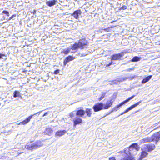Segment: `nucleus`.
<instances>
[{
    "label": "nucleus",
    "instance_id": "obj_8",
    "mask_svg": "<svg viewBox=\"0 0 160 160\" xmlns=\"http://www.w3.org/2000/svg\"><path fill=\"white\" fill-rule=\"evenodd\" d=\"M36 114H34L28 116L27 118H26L25 120L23 121L20 122L18 125H25L28 123L31 120V119L32 118L33 116L35 115Z\"/></svg>",
    "mask_w": 160,
    "mask_h": 160
},
{
    "label": "nucleus",
    "instance_id": "obj_32",
    "mask_svg": "<svg viewBox=\"0 0 160 160\" xmlns=\"http://www.w3.org/2000/svg\"><path fill=\"white\" fill-rule=\"evenodd\" d=\"M127 6L125 5L121 7H120L119 10H121V9L125 10L127 9Z\"/></svg>",
    "mask_w": 160,
    "mask_h": 160
},
{
    "label": "nucleus",
    "instance_id": "obj_27",
    "mask_svg": "<svg viewBox=\"0 0 160 160\" xmlns=\"http://www.w3.org/2000/svg\"><path fill=\"white\" fill-rule=\"evenodd\" d=\"M105 95H106L105 93H102L101 96L99 98L98 100L100 101H101V100H102V99H103L105 97Z\"/></svg>",
    "mask_w": 160,
    "mask_h": 160
},
{
    "label": "nucleus",
    "instance_id": "obj_19",
    "mask_svg": "<svg viewBox=\"0 0 160 160\" xmlns=\"http://www.w3.org/2000/svg\"><path fill=\"white\" fill-rule=\"evenodd\" d=\"M148 155V153L145 151H142L141 152L140 156L139 158L140 160L146 157Z\"/></svg>",
    "mask_w": 160,
    "mask_h": 160
},
{
    "label": "nucleus",
    "instance_id": "obj_28",
    "mask_svg": "<svg viewBox=\"0 0 160 160\" xmlns=\"http://www.w3.org/2000/svg\"><path fill=\"white\" fill-rule=\"evenodd\" d=\"M2 12L3 14H4L6 16L8 17L9 16V13H11L10 12H9L7 11H3Z\"/></svg>",
    "mask_w": 160,
    "mask_h": 160
},
{
    "label": "nucleus",
    "instance_id": "obj_20",
    "mask_svg": "<svg viewBox=\"0 0 160 160\" xmlns=\"http://www.w3.org/2000/svg\"><path fill=\"white\" fill-rule=\"evenodd\" d=\"M152 76V75L148 76L144 78L142 81V83H145L149 81L151 79Z\"/></svg>",
    "mask_w": 160,
    "mask_h": 160
},
{
    "label": "nucleus",
    "instance_id": "obj_14",
    "mask_svg": "<svg viewBox=\"0 0 160 160\" xmlns=\"http://www.w3.org/2000/svg\"><path fill=\"white\" fill-rule=\"evenodd\" d=\"M66 132V131L65 130L58 131L56 132L55 135L56 136H61L64 135Z\"/></svg>",
    "mask_w": 160,
    "mask_h": 160
},
{
    "label": "nucleus",
    "instance_id": "obj_9",
    "mask_svg": "<svg viewBox=\"0 0 160 160\" xmlns=\"http://www.w3.org/2000/svg\"><path fill=\"white\" fill-rule=\"evenodd\" d=\"M32 141H31L30 142L27 143L25 145V147L27 149L29 150L32 151L34 149H36L34 143H32Z\"/></svg>",
    "mask_w": 160,
    "mask_h": 160
},
{
    "label": "nucleus",
    "instance_id": "obj_44",
    "mask_svg": "<svg viewBox=\"0 0 160 160\" xmlns=\"http://www.w3.org/2000/svg\"><path fill=\"white\" fill-rule=\"evenodd\" d=\"M159 45H160V44H159Z\"/></svg>",
    "mask_w": 160,
    "mask_h": 160
},
{
    "label": "nucleus",
    "instance_id": "obj_30",
    "mask_svg": "<svg viewBox=\"0 0 160 160\" xmlns=\"http://www.w3.org/2000/svg\"><path fill=\"white\" fill-rule=\"evenodd\" d=\"M69 116L71 118H73L74 117V114L73 112H71L69 114Z\"/></svg>",
    "mask_w": 160,
    "mask_h": 160
},
{
    "label": "nucleus",
    "instance_id": "obj_43",
    "mask_svg": "<svg viewBox=\"0 0 160 160\" xmlns=\"http://www.w3.org/2000/svg\"><path fill=\"white\" fill-rule=\"evenodd\" d=\"M33 14H34L35 13V11H34V12H33Z\"/></svg>",
    "mask_w": 160,
    "mask_h": 160
},
{
    "label": "nucleus",
    "instance_id": "obj_15",
    "mask_svg": "<svg viewBox=\"0 0 160 160\" xmlns=\"http://www.w3.org/2000/svg\"><path fill=\"white\" fill-rule=\"evenodd\" d=\"M53 130L51 128H46L44 131V133L47 135L50 136L52 133Z\"/></svg>",
    "mask_w": 160,
    "mask_h": 160
},
{
    "label": "nucleus",
    "instance_id": "obj_13",
    "mask_svg": "<svg viewBox=\"0 0 160 160\" xmlns=\"http://www.w3.org/2000/svg\"><path fill=\"white\" fill-rule=\"evenodd\" d=\"M152 136L151 137H148L142 139L141 140V142L142 143H145L147 142H152Z\"/></svg>",
    "mask_w": 160,
    "mask_h": 160
},
{
    "label": "nucleus",
    "instance_id": "obj_38",
    "mask_svg": "<svg viewBox=\"0 0 160 160\" xmlns=\"http://www.w3.org/2000/svg\"><path fill=\"white\" fill-rule=\"evenodd\" d=\"M112 61H111L108 64H107L106 65V66L108 67V66H110L112 64Z\"/></svg>",
    "mask_w": 160,
    "mask_h": 160
},
{
    "label": "nucleus",
    "instance_id": "obj_21",
    "mask_svg": "<svg viewBox=\"0 0 160 160\" xmlns=\"http://www.w3.org/2000/svg\"><path fill=\"white\" fill-rule=\"evenodd\" d=\"M78 48H80V46H79L78 43H76L73 44L71 48V49L72 50H75Z\"/></svg>",
    "mask_w": 160,
    "mask_h": 160
},
{
    "label": "nucleus",
    "instance_id": "obj_33",
    "mask_svg": "<svg viewBox=\"0 0 160 160\" xmlns=\"http://www.w3.org/2000/svg\"><path fill=\"white\" fill-rule=\"evenodd\" d=\"M59 69H57L55 70L53 73L55 74H58L59 73Z\"/></svg>",
    "mask_w": 160,
    "mask_h": 160
},
{
    "label": "nucleus",
    "instance_id": "obj_35",
    "mask_svg": "<svg viewBox=\"0 0 160 160\" xmlns=\"http://www.w3.org/2000/svg\"><path fill=\"white\" fill-rule=\"evenodd\" d=\"M129 111V109H128V108L126 109L124 112H122V113L121 114H124V113L127 112Z\"/></svg>",
    "mask_w": 160,
    "mask_h": 160
},
{
    "label": "nucleus",
    "instance_id": "obj_10",
    "mask_svg": "<svg viewBox=\"0 0 160 160\" xmlns=\"http://www.w3.org/2000/svg\"><path fill=\"white\" fill-rule=\"evenodd\" d=\"M85 112L82 108L81 107L80 109H78L76 112V115L79 117H83L85 114Z\"/></svg>",
    "mask_w": 160,
    "mask_h": 160
},
{
    "label": "nucleus",
    "instance_id": "obj_3",
    "mask_svg": "<svg viewBox=\"0 0 160 160\" xmlns=\"http://www.w3.org/2000/svg\"><path fill=\"white\" fill-rule=\"evenodd\" d=\"M80 49H82L87 47L88 45V42L85 38H82L79 39L78 42Z\"/></svg>",
    "mask_w": 160,
    "mask_h": 160
},
{
    "label": "nucleus",
    "instance_id": "obj_26",
    "mask_svg": "<svg viewBox=\"0 0 160 160\" xmlns=\"http://www.w3.org/2000/svg\"><path fill=\"white\" fill-rule=\"evenodd\" d=\"M116 26H112L110 27H108L107 28H104L103 29V30L107 32H110L111 31L110 28H113L115 27Z\"/></svg>",
    "mask_w": 160,
    "mask_h": 160
},
{
    "label": "nucleus",
    "instance_id": "obj_34",
    "mask_svg": "<svg viewBox=\"0 0 160 160\" xmlns=\"http://www.w3.org/2000/svg\"><path fill=\"white\" fill-rule=\"evenodd\" d=\"M109 160H116L115 157L113 156L110 157Z\"/></svg>",
    "mask_w": 160,
    "mask_h": 160
},
{
    "label": "nucleus",
    "instance_id": "obj_2",
    "mask_svg": "<svg viewBox=\"0 0 160 160\" xmlns=\"http://www.w3.org/2000/svg\"><path fill=\"white\" fill-rule=\"evenodd\" d=\"M114 100L111 99L107 101L105 104L102 102L95 103L93 106L92 108L95 112H98L103 109H107L111 107L112 105Z\"/></svg>",
    "mask_w": 160,
    "mask_h": 160
},
{
    "label": "nucleus",
    "instance_id": "obj_1",
    "mask_svg": "<svg viewBox=\"0 0 160 160\" xmlns=\"http://www.w3.org/2000/svg\"><path fill=\"white\" fill-rule=\"evenodd\" d=\"M139 149V147L137 143H132L128 147L124 148L123 152L125 155L120 160H134V158L131 155V154L134 149L136 151H138Z\"/></svg>",
    "mask_w": 160,
    "mask_h": 160
},
{
    "label": "nucleus",
    "instance_id": "obj_11",
    "mask_svg": "<svg viewBox=\"0 0 160 160\" xmlns=\"http://www.w3.org/2000/svg\"><path fill=\"white\" fill-rule=\"evenodd\" d=\"M76 58L75 57H73L71 55H69L66 57L64 60L63 64L65 65L68 62L70 61L73 60Z\"/></svg>",
    "mask_w": 160,
    "mask_h": 160
},
{
    "label": "nucleus",
    "instance_id": "obj_7",
    "mask_svg": "<svg viewBox=\"0 0 160 160\" xmlns=\"http://www.w3.org/2000/svg\"><path fill=\"white\" fill-rule=\"evenodd\" d=\"M145 149L148 152H151L155 148V146L154 144L149 143L145 145Z\"/></svg>",
    "mask_w": 160,
    "mask_h": 160
},
{
    "label": "nucleus",
    "instance_id": "obj_24",
    "mask_svg": "<svg viewBox=\"0 0 160 160\" xmlns=\"http://www.w3.org/2000/svg\"><path fill=\"white\" fill-rule=\"evenodd\" d=\"M140 59V58L138 56H135L131 60V61L132 62H137L139 61Z\"/></svg>",
    "mask_w": 160,
    "mask_h": 160
},
{
    "label": "nucleus",
    "instance_id": "obj_4",
    "mask_svg": "<svg viewBox=\"0 0 160 160\" xmlns=\"http://www.w3.org/2000/svg\"><path fill=\"white\" fill-rule=\"evenodd\" d=\"M124 55L123 52H121L118 54H113L111 57V60H122V57H123Z\"/></svg>",
    "mask_w": 160,
    "mask_h": 160
},
{
    "label": "nucleus",
    "instance_id": "obj_23",
    "mask_svg": "<svg viewBox=\"0 0 160 160\" xmlns=\"http://www.w3.org/2000/svg\"><path fill=\"white\" fill-rule=\"evenodd\" d=\"M141 101H140L132 105L129 108H128V109H129V110H131L133 108L136 107L140 103H141Z\"/></svg>",
    "mask_w": 160,
    "mask_h": 160
},
{
    "label": "nucleus",
    "instance_id": "obj_37",
    "mask_svg": "<svg viewBox=\"0 0 160 160\" xmlns=\"http://www.w3.org/2000/svg\"><path fill=\"white\" fill-rule=\"evenodd\" d=\"M135 96V95H133L132 96H131V97L128 98V100L129 101V100H130V99H132Z\"/></svg>",
    "mask_w": 160,
    "mask_h": 160
},
{
    "label": "nucleus",
    "instance_id": "obj_31",
    "mask_svg": "<svg viewBox=\"0 0 160 160\" xmlns=\"http://www.w3.org/2000/svg\"><path fill=\"white\" fill-rule=\"evenodd\" d=\"M16 14H14L12 15L11 17H10L8 19V20H10L11 19L13 18L14 17H15L16 16Z\"/></svg>",
    "mask_w": 160,
    "mask_h": 160
},
{
    "label": "nucleus",
    "instance_id": "obj_29",
    "mask_svg": "<svg viewBox=\"0 0 160 160\" xmlns=\"http://www.w3.org/2000/svg\"><path fill=\"white\" fill-rule=\"evenodd\" d=\"M122 105V104H121V103H120L119 104L117 105L114 108V109L116 111H117L118 110V108H119Z\"/></svg>",
    "mask_w": 160,
    "mask_h": 160
},
{
    "label": "nucleus",
    "instance_id": "obj_40",
    "mask_svg": "<svg viewBox=\"0 0 160 160\" xmlns=\"http://www.w3.org/2000/svg\"><path fill=\"white\" fill-rule=\"evenodd\" d=\"M6 56V55L5 54H1L0 53V59L2 58V56Z\"/></svg>",
    "mask_w": 160,
    "mask_h": 160
},
{
    "label": "nucleus",
    "instance_id": "obj_18",
    "mask_svg": "<svg viewBox=\"0 0 160 160\" xmlns=\"http://www.w3.org/2000/svg\"><path fill=\"white\" fill-rule=\"evenodd\" d=\"M43 141L38 140L35 143H34L35 146L36 148V149L39 148L43 145L42 143Z\"/></svg>",
    "mask_w": 160,
    "mask_h": 160
},
{
    "label": "nucleus",
    "instance_id": "obj_12",
    "mask_svg": "<svg viewBox=\"0 0 160 160\" xmlns=\"http://www.w3.org/2000/svg\"><path fill=\"white\" fill-rule=\"evenodd\" d=\"M58 2L57 0H52L46 2V4L49 7H51L56 4Z\"/></svg>",
    "mask_w": 160,
    "mask_h": 160
},
{
    "label": "nucleus",
    "instance_id": "obj_39",
    "mask_svg": "<svg viewBox=\"0 0 160 160\" xmlns=\"http://www.w3.org/2000/svg\"><path fill=\"white\" fill-rule=\"evenodd\" d=\"M49 112V111L46 112L42 116L44 117V116H46V115H48V114Z\"/></svg>",
    "mask_w": 160,
    "mask_h": 160
},
{
    "label": "nucleus",
    "instance_id": "obj_17",
    "mask_svg": "<svg viewBox=\"0 0 160 160\" xmlns=\"http://www.w3.org/2000/svg\"><path fill=\"white\" fill-rule=\"evenodd\" d=\"M85 112L87 116L88 117H91L92 114V109L90 108H86Z\"/></svg>",
    "mask_w": 160,
    "mask_h": 160
},
{
    "label": "nucleus",
    "instance_id": "obj_36",
    "mask_svg": "<svg viewBox=\"0 0 160 160\" xmlns=\"http://www.w3.org/2000/svg\"><path fill=\"white\" fill-rule=\"evenodd\" d=\"M129 101V100H128V99H126V100H124V101L122 102H121V104H122V105L123 104H124L125 103L127 102H128Z\"/></svg>",
    "mask_w": 160,
    "mask_h": 160
},
{
    "label": "nucleus",
    "instance_id": "obj_42",
    "mask_svg": "<svg viewBox=\"0 0 160 160\" xmlns=\"http://www.w3.org/2000/svg\"><path fill=\"white\" fill-rule=\"evenodd\" d=\"M118 153H123V151H121L119 152Z\"/></svg>",
    "mask_w": 160,
    "mask_h": 160
},
{
    "label": "nucleus",
    "instance_id": "obj_16",
    "mask_svg": "<svg viewBox=\"0 0 160 160\" xmlns=\"http://www.w3.org/2000/svg\"><path fill=\"white\" fill-rule=\"evenodd\" d=\"M81 11H75L72 14V16H73L75 19H78V16L81 14Z\"/></svg>",
    "mask_w": 160,
    "mask_h": 160
},
{
    "label": "nucleus",
    "instance_id": "obj_6",
    "mask_svg": "<svg viewBox=\"0 0 160 160\" xmlns=\"http://www.w3.org/2000/svg\"><path fill=\"white\" fill-rule=\"evenodd\" d=\"M73 125L74 127L77 125L80 124L82 123L83 120L80 117H76L73 120Z\"/></svg>",
    "mask_w": 160,
    "mask_h": 160
},
{
    "label": "nucleus",
    "instance_id": "obj_22",
    "mask_svg": "<svg viewBox=\"0 0 160 160\" xmlns=\"http://www.w3.org/2000/svg\"><path fill=\"white\" fill-rule=\"evenodd\" d=\"M70 51L69 48H68L67 49H64L61 52V54H64L65 55L68 54L70 52Z\"/></svg>",
    "mask_w": 160,
    "mask_h": 160
},
{
    "label": "nucleus",
    "instance_id": "obj_25",
    "mask_svg": "<svg viewBox=\"0 0 160 160\" xmlns=\"http://www.w3.org/2000/svg\"><path fill=\"white\" fill-rule=\"evenodd\" d=\"M20 96V92L18 91H15L13 92V97L14 98H16Z\"/></svg>",
    "mask_w": 160,
    "mask_h": 160
},
{
    "label": "nucleus",
    "instance_id": "obj_5",
    "mask_svg": "<svg viewBox=\"0 0 160 160\" xmlns=\"http://www.w3.org/2000/svg\"><path fill=\"white\" fill-rule=\"evenodd\" d=\"M151 136L152 141H155L156 143L160 140V132H159L154 133Z\"/></svg>",
    "mask_w": 160,
    "mask_h": 160
},
{
    "label": "nucleus",
    "instance_id": "obj_41",
    "mask_svg": "<svg viewBox=\"0 0 160 160\" xmlns=\"http://www.w3.org/2000/svg\"><path fill=\"white\" fill-rule=\"evenodd\" d=\"M117 21V19L115 20H112V21H111L110 22V23H112L113 22H116Z\"/></svg>",
    "mask_w": 160,
    "mask_h": 160
}]
</instances>
